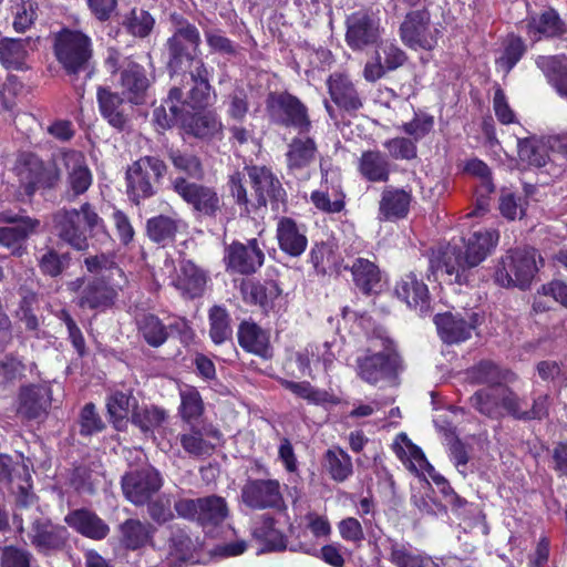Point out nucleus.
I'll return each instance as SVG.
<instances>
[{
    "label": "nucleus",
    "instance_id": "obj_40",
    "mask_svg": "<svg viewBox=\"0 0 567 567\" xmlns=\"http://www.w3.org/2000/svg\"><path fill=\"white\" fill-rule=\"evenodd\" d=\"M343 198L339 183L332 181L331 185H328V173L323 175L320 189L312 192L310 196L317 209L329 214L340 213L344 208Z\"/></svg>",
    "mask_w": 567,
    "mask_h": 567
},
{
    "label": "nucleus",
    "instance_id": "obj_43",
    "mask_svg": "<svg viewBox=\"0 0 567 567\" xmlns=\"http://www.w3.org/2000/svg\"><path fill=\"white\" fill-rule=\"evenodd\" d=\"M70 252H59L52 246L41 248L37 256V265L42 276L59 278L70 267Z\"/></svg>",
    "mask_w": 567,
    "mask_h": 567
},
{
    "label": "nucleus",
    "instance_id": "obj_11",
    "mask_svg": "<svg viewBox=\"0 0 567 567\" xmlns=\"http://www.w3.org/2000/svg\"><path fill=\"white\" fill-rule=\"evenodd\" d=\"M0 223L9 225L0 227V246L9 249L14 257H22L27 252V241L38 233L41 224L38 218L11 209L0 212Z\"/></svg>",
    "mask_w": 567,
    "mask_h": 567
},
{
    "label": "nucleus",
    "instance_id": "obj_22",
    "mask_svg": "<svg viewBox=\"0 0 567 567\" xmlns=\"http://www.w3.org/2000/svg\"><path fill=\"white\" fill-rule=\"evenodd\" d=\"M155 527L140 520L138 518H127L117 526L116 553L120 551H140L154 544Z\"/></svg>",
    "mask_w": 567,
    "mask_h": 567
},
{
    "label": "nucleus",
    "instance_id": "obj_56",
    "mask_svg": "<svg viewBox=\"0 0 567 567\" xmlns=\"http://www.w3.org/2000/svg\"><path fill=\"white\" fill-rule=\"evenodd\" d=\"M169 21L174 27V31L171 37L176 44L177 40L186 41L192 45L193 50H199L202 39L197 27L188 21L183 14L173 12L169 16Z\"/></svg>",
    "mask_w": 567,
    "mask_h": 567
},
{
    "label": "nucleus",
    "instance_id": "obj_29",
    "mask_svg": "<svg viewBox=\"0 0 567 567\" xmlns=\"http://www.w3.org/2000/svg\"><path fill=\"white\" fill-rule=\"evenodd\" d=\"M277 239L280 249L292 257L300 256L308 245L305 226L298 225L289 217L278 220Z\"/></svg>",
    "mask_w": 567,
    "mask_h": 567
},
{
    "label": "nucleus",
    "instance_id": "obj_39",
    "mask_svg": "<svg viewBox=\"0 0 567 567\" xmlns=\"http://www.w3.org/2000/svg\"><path fill=\"white\" fill-rule=\"evenodd\" d=\"M138 334L152 348L162 347L169 338L168 326L154 313L146 312L135 319Z\"/></svg>",
    "mask_w": 567,
    "mask_h": 567
},
{
    "label": "nucleus",
    "instance_id": "obj_3",
    "mask_svg": "<svg viewBox=\"0 0 567 567\" xmlns=\"http://www.w3.org/2000/svg\"><path fill=\"white\" fill-rule=\"evenodd\" d=\"M499 234L494 229L474 231L463 247L449 246L443 252L439 268L449 276H455V281L462 284L466 280L465 271L478 266L496 247Z\"/></svg>",
    "mask_w": 567,
    "mask_h": 567
},
{
    "label": "nucleus",
    "instance_id": "obj_62",
    "mask_svg": "<svg viewBox=\"0 0 567 567\" xmlns=\"http://www.w3.org/2000/svg\"><path fill=\"white\" fill-rule=\"evenodd\" d=\"M310 262L317 274H327L332 268L337 269V259L332 247L326 243L316 244L310 251Z\"/></svg>",
    "mask_w": 567,
    "mask_h": 567
},
{
    "label": "nucleus",
    "instance_id": "obj_4",
    "mask_svg": "<svg viewBox=\"0 0 567 567\" xmlns=\"http://www.w3.org/2000/svg\"><path fill=\"white\" fill-rule=\"evenodd\" d=\"M53 226L56 236L78 251L89 248V237L104 229L105 221L99 215L94 205L89 202L80 208H61L53 215Z\"/></svg>",
    "mask_w": 567,
    "mask_h": 567
},
{
    "label": "nucleus",
    "instance_id": "obj_16",
    "mask_svg": "<svg viewBox=\"0 0 567 567\" xmlns=\"http://www.w3.org/2000/svg\"><path fill=\"white\" fill-rule=\"evenodd\" d=\"M267 107L272 120L285 126H292L300 134L308 133L311 122L307 107L295 96L288 93H270Z\"/></svg>",
    "mask_w": 567,
    "mask_h": 567
},
{
    "label": "nucleus",
    "instance_id": "obj_7",
    "mask_svg": "<svg viewBox=\"0 0 567 567\" xmlns=\"http://www.w3.org/2000/svg\"><path fill=\"white\" fill-rule=\"evenodd\" d=\"M174 511L178 517L196 522L209 537L218 536V529L229 514L225 498L217 495L178 498L174 503Z\"/></svg>",
    "mask_w": 567,
    "mask_h": 567
},
{
    "label": "nucleus",
    "instance_id": "obj_53",
    "mask_svg": "<svg viewBox=\"0 0 567 567\" xmlns=\"http://www.w3.org/2000/svg\"><path fill=\"white\" fill-rule=\"evenodd\" d=\"M123 25L128 34L145 39L152 33L155 27V19L147 10L133 8L125 16Z\"/></svg>",
    "mask_w": 567,
    "mask_h": 567
},
{
    "label": "nucleus",
    "instance_id": "obj_47",
    "mask_svg": "<svg viewBox=\"0 0 567 567\" xmlns=\"http://www.w3.org/2000/svg\"><path fill=\"white\" fill-rule=\"evenodd\" d=\"M9 10L12 16V29L17 33H25L35 25L40 4L38 0H11Z\"/></svg>",
    "mask_w": 567,
    "mask_h": 567
},
{
    "label": "nucleus",
    "instance_id": "obj_31",
    "mask_svg": "<svg viewBox=\"0 0 567 567\" xmlns=\"http://www.w3.org/2000/svg\"><path fill=\"white\" fill-rule=\"evenodd\" d=\"M384 546L386 558L395 567H439L430 557L419 553L409 543L386 538Z\"/></svg>",
    "mask_w": 567,
    "mask_h": 567
},
{
    "label": "nucleus",
    "instance_id": "obj_26",
    "mask_svg": "<svg viewBox=\"0 0 567 567\" xmlns=\"http://www.w3.org/2000/svg\"><path fill=\"white\" fill-rule=\"evenodd\" d=\"M64 522L80 535L93 540H102L110 534L107 523L95 512L85 507L70 511Z\"/></svg>",
    "mask_w": 567,
    "mask_h": 567
},
{
    "label": "nucleus",
    "instance_id": "obj_20",
    "mask_svg": "<svg viewBox=\"0 0 567 567\" xmlns=\"http://www.w3.org/2000/svg\"><path fill=\"white\" fill-rule=\"evenodd\" d=\"M52 405L50 384H25L19 389L18 414L28 421L48 415Z\"/></svg>",
    "mask_w": 567,
    "mask_h": 567
},
{
    "label": "nucleus",
    "instance_id": "obj_13",
    "mask_svg": "<svg viewBox=\"0 0 567 567\" xmlns=\"http://www.w3.org/2000/svg\"><path fill=\"white\" fill-rule=\"evenodd\" d=\"M439 34V29L431 24L430 13L425 9L409 12L400 27L402 42L412 50H433Z\"/></svg>",
    "mask_w": 567,
    "mask_h": 567
},
{
    "label": "nucleus",
    "instance_id": "obj_57",
    "mask_svg": "<svg viewBox=\"0 0 567 567\" xmlns=\"http://www.w3.org/2000/svg\"><path fill=\"white\" fill-rule=\"evenodd\" d=\"M179 396L181 405L178 411L181 417L186 423L192 424L193 421H196L204 413V402L200 393L194 386L189 385L181 390Z\"/></svg>",
    "mask_w": 567,
    "mask_h": 567
},
{
    "label": "nucleus",
    "instance_id": "obj_61",
    "mask_svg": "<svg viewBox=\"0 0 567 567\" xmlns=\"http://www.w3.org/2000/svg\"><path fill=\"white\" fill-rule=\"evenodd\" d=\"M80 435L91 436L95 433L102 432L105 424L96 411L95 404L92 402L86 403L80 412L79 417Z\"/></svg>",
    "mask_w": 567,
    "mask_h": 567
},
{
    "label": "nucleus",
    "instance_id": "obj_45",
    "mask_svg": "<svg viewBox=\"0 0 567 567\" xmlns=\"http://www.w3.org/2000/svg\"><path fill=\"white\" fill-rule=\"evenodd\" d=\"M536 64L545 73L556 92L567 99V59L564 56H538Z\"/></svg>",
    "mask_w": 567,
    "mask_h": 567
},
{
    "label": "nucleus",
    "instance_id": "obj_55",
    "mask_svg": "<svg viewBox=\"0 0 567 567\" xmlns=\"http://www.w3.org/2000/svg\"><path fill=\"white\" fill-rule=\"evenodd\" d=\"M563 32V22L554 10H547L528 23V33L538 40L542 35L555 37Z\"/></svg>",
    "mask_w": 567,
    "mask_h": 567
},
{
    "label": "nucleus",
    "instance_id": "obj_10",
    "mask_svg": "<svg viewBox=\"0 0 567 567\" xmlns=\"http://www.w3.org/2000/svg\"><path fill=\"white\" fill-rule=\"evenodd\" d=\"M347 45L352 51H364L377 45L382 37L380 11L360 8L348 14L344 21Z\"/></svg>",
    "mask_w": 567,
    "mask_h": 567
},
{
    "label": "nucleus",
    "instance_id": "obj_38",
    "mask_svg": "<svg viewBox=\"0 0 567 567\" xmlns=\"http://www.w3.org/2000/svg\"><path fill=\"white\" fill-rule=\"evenodd\" d=\"M412 196L400 188L386 187L380 200V214L384 219L394 220L404 218L410 208Z\"/></svg>",
    "mask_w": 567,
    "mask_h": 567
},
{
    "label": "nucleus",
    "instance_id": "obj_64",
    "mask_svg": "<svg viewBox=\"0 0 567 567\" xmlns=\"http://www.w3.org/2000/svg\"><path fill=\"white\" fill-rule=\"evenodd\" d=\"M112 220L120 244L124 247L131 246L135 239L136 231L128 215L122 209L114 208Z\"/></svg>",
    "mask_w": 567,
    "mask_h": 567
},
{
    "label": "nucleus",
    "instance_id": "obj_19",
    "mask_svg": "<svg viewBox=\"0 0 567 567\" xmlns=\"http://www.w3.org/2000/svg\"><path fill=\"white\" fill-rule=\"evenodd\" d=\"M29 537L38 553L49 556L66 547L70 533L65 526L49 518H37L31 524Z\"/></svg>",
    "mask_w": 567,
    "mask_h": 567
},
{
    "label": "nucleus",
    "instance_id": "obj_63",
    "mask_svg": "<svg viewBox=\"0 0 567 567\" xmlns=\"http://www.w3.org/2000/svg\"><path fill=\"white\" fill-rule=\"evenodd\" d=\"M145 505H147L150 518L157 525H164L175 517L172 509V501L168 495H161L155 499L151 498Z\"/></svg>",
    "mask_w": 567,
    "mask_h": 567
},
{
    "label": "nucleus",
    "instance_id": "obj_42",
    "mask_svg": "<svg viewBox=\"0 0 567 567\" xmlns=\"http://www.w3.org/2000/svg\"><path fill=\"white\" fill-rule=\"evenodd\" d=\"M358 169L369 182H386L390 175V163L386 155L381 152L365 151L359 159Z\"/></svg>",
    "mask_w": 567,
    "mask_h": 567
},
{
    "label": "nucleus",
    "instance_id": "obj_18",
    "mask_svg": "<svg viewBox=\"0 0 567 567\" xmlns=\"http://www.w3.org/2000/svg\"><path fill=\"white\" fill-rule=\"evenodd\" d=\"M173 190L196 212L206 216H216L219 210V197L214 188L189 182L184 176H177L172 183Z\"/></svg>",
    "mask_w": 567,
    "mask_h": 567
},
{
    "label": "nucleus",
    "instance_id": "obj_54",
    "mask_svg": "<svg viewBox=\"0 0 567 567\" xmlns=\"http://www.w3.org/2000/svg\"><path fill=\"white\" fill-rule=\"evenodd\" d=\"M326 467L337 482H343L352 475L353 467L350 455L342 449L334 447L326 452L324 455Z\"/></svg>",
    "mask_w": 567,
    "mask_h": 567
},
{
    "label": "nucleus",
    "instance_id": "obj_12",
    "mask_svg": "<svg viewBox=\"0 0 567 567\" xmlns=\"http://www.w3.org/2000/svg\"><path fill=\"white\" fill-rule=\"evenodd\" d=\"M377 340H372L367 353L357 359L358 375L371 384L392 377L398 367L396 357L390 348V342L382 340L383 349L380 351L377 350Z\"/></svg>",
    "mask_w": 567,
    "mask_h": 567
},
{
    "label": "nucleus",
    "instance_id": "obj_15",
    "mask_svg": "<svg viewBox=\"0 0 567 567\" xmlns=\"http://www.w3.org/2000/svg\"><path fill=\"white\" fill-rule=\"evenodd\" d=\"M61 157L66 172L63 198L72 203L90 189L93 184V173L81 151L65 148L61 152Z\"/></svg>",
    "mask_w": 567,
    "mask_h": 567
},
{
    "label": "nucleus",
    "instance_id": "obj_37",
    "mask_svg": "<svg viewBox=\"0 0 567 567\" xmlns=\"http://www.w3.org/2000/svg\"><path fill=\"white\" fill-rule=\"evenodd\" d=\"M317 145L310 137H295L286 154L290 172L297 174L306 169L316 158Z\"/></svg>",
    "mask_w": 567,
    "mask_h": 567
},
{
    "label": "nucleus",
    "instance_id": "obj_36",
    "mask_svg": "<svg viewBox=\"0 0 567 567\" xmlns=\"http://www.w3.org/2000/svg\"><path fill=\"white\" fill-rule=\"evenodd\" d=\"M506 385L497 384L477 390L470 399V404L473 409L483 415L492 419H498L503 415V398L502 390Z\"/></svg>",
    "mask_w": 567,
    "mask_h": 567
},
{
    "label": "nucleus",
    "instance_id": "obj_9",
    "mask_svg": "<svg viewBox=\"0 0 567 567\" xmlns=\"http://www.w3.org/2000/svg\"><path fill=\"white\" fill-rule=\"evenodd\" d=\"M536 256V249L530 247L507 251L496 268L495 282L506 288L527 287L537 271Z\"/></svg>",
    "mask_w": 567,
    "mask_h": 567
},
{
    "label": "nucleus",
    "instance_id": "obj_2",
    "mask_svg": "<svg viewBox=\"0 0 567 567\" xmlns=\"http://www.w3.org/2000/svg\"><path fill=\"white\" fill-rule=\"evenodd\" d=\"M177 41L175 44L173 37L166 41L167 70L172 79L178 80L173 86H190V99L198 102L205 101L209 93L213 69L207 68L199 56V50H193L186 41Z\"/></svg>",
    "mask_w": 567,
    "mask_h": 567
},
{
    "label": "nucleus",
    "instance_id": "obj_6",
    "mask_svg": "<svg viewBox=\"0 0 567 567\" xmlns=\"http://www.w3.org/2000/svg\"><path fill=\"white\" fill-rule=\"evenodd\" d=\"M167 172V164L158 155H144L128 165L124 179L130 203L141 206L156 196Z\"/></svg>",
    "mask_w": 567,
    "mask_h": 567
},
{
    "label": "nucleus",
    "instance_id": "obj_41",
    "mask_svg": "<svg viewBox=\"0 0 567 567\" xmlns=\"http://www.w3.org/2000/svg\"><path fill=\"white\" fill-rule=\"evenodd\" d=\"M254 542L257 555L286 548L284 535L275 527L274 519L266 515L262 516L261 525L255 528Z\"/></svg>",
    "mask_w": 567,
    "mask_h": 567
},
{
    "label": "nucleus",
    "instance_id": "obj_14",
    "mask_svg": "<svg viewBox=\"0 0 567 567\" xmlns=\"http://www.w3.org/2000/svg\"><path fill=\"white\" fill-rule=\"evenodd\" d=\"M76 305L81 309L105 311L112 308L118 297L117 290L104 278H78L72 282Z\"/></svg>",
    "mask_w": 567,
    "mask_h": 567
},
{
    "label": "nucleus",
    "instance_id": "obj_17",
    "mask_svg": "<svg viewBox=\"0 0 567 567\" xmlns=\"http://www.w3.org/2000/svg\"><path fill=\"white\" fill-rule=\"evenodd\" d=\"M162 486L163 477L154 467L128 472L121 480L123 495L135 506L148 503Z\"/></svg>",
    "mask_w": 567,
    "mask_h": 567
},
{
    "label": "nucleus",
    "instance_id": "obj_49",
    "mask_svg": "<svg viewBox=\"0 0 567 567\" xmlns=\"http://www.w3.org/2000/svg\"><path fill=\"white\" fill-rule=\"evenodd\" d=\"M230 316L225 307L214 305L208 310L209 338L214 344L219 346L233 339Z\"/></svg>",
    "mask_w": 567,
    "mask_h": 567
},
{
    "label": "nucleus",
    "instance_id": "obj_48",
    "mask_svg": "<svg viewBox=\"0 0 567 567\" xmlns=\"http://www.w3.org/2000/svg\"><path fill=\"white\" fill-rule=\"evenodd\" d=\"M281 502L279 482L276 480H256L250 482V506L274 507Z\"/></svg>",
    "mask_w": 567,
    "mask_h": 567
},
{
    "label": "nucleus",
    "instance_id": "obj_58",
    "mask_svg": "<svg viewBox=\"0 0 567 567\" xmlns=\"http://www.w3.org/2000/svg\"><path fill=\"white\" fill-rule=\"evenodd\" d=\"M525 52V45L520 38L509 37L504 45V50L496 59L497 70L507 75L517 64Z\"/></svg>",
    "mask_w": 567,
    "mask_h": 567
},
{
    "label": "nucleus",
    "instance_id": "obj_30",
    "mask_svg": "<svg viewBox=\"0 0 567 567\" xmlns=\"http://www.w3.org/2000/svg\"><path fill=\"white\" fill-rule=\"evenodd\" d=\"M188 432L178 435L183 450L190 456L203 458L210 456L215 451V445L206 437H219V432L214 429L198 427L189 424Z\"/></svg>",
    "mask_w": 567,
    "mask_h": 567
},
{
    "label": "nucleus",
    "instance_id": "obj_60",
    "mask_svg": "<svg viewBox=\"0 0 567 567\" xmlns=\"http://www.w3.org/2000/svg\"><path fill=\"white\" fill-rule=\"evenodd\" d=\"M280 293L278 285L274 280H269L264 285H255L250 291V299L259 305L264 312H268L275 308V302Z\"/></svg>",
    "mask_w": 567,
    "mask_h": 567
},
{
    "label": "nucleus",
    "instance_id": "obj_59",
    "mask_svg": "<svg viewBox=\"0 0 567 567\" xmlns=\"http://www.w3.org/2000/svg\"><path fill=\"white\" fill-rule=\"evenodd\" d=\"M224 260L230 274L248 275V247L240 241H233L225 248Z\"/></svg>",
    "mask_w": 567,
    "mask_h": 567
},
{
    "label": "nucleus",
    "instance_id": "obj_8",
    "mask_svg": "<svg viewBox=\"0 0 567 567\" xmlns=\"http://www.w3.org/2000/svg\"><path fill=\"white\" fill-rule=\"evenodd\" d=\"M16 169L20 188L28 197L34 196L39 189H54L61 181V171L56 164H47L31 152L19 156Z\"/></svg>",
    "mask_w": 567,
    "mask_h": 567
},
{
    "label": "nucleus",
    "instance_id": "obj_33",
    "mask_svg": "<svg viewBox=\"0 0 567 567\" xmlns=\"http://www.w3.org/2000/svg\"><path fill=\"white\" fill-rule=\"evenodd\" d=\"M181 220L164 214H158L146 220L145 234L157 246L165 248L175 243L179 231Z\"/></svg>",
    "mask_w": 567,
    "mask_h": 567
},
{
    "label": "nucleus",
    "instance_id": "obj_50",
    "mask_svg": "<svg viewBox=\"0 0 567 567\" xmlns=\"http://www.w3.org/2000/svg\"><path fill=\"white\" fill-rule=\"evenodd\" d=\"M167 157L173 167L177 172L184 173L187 179L200 181L204 178V166L196 154L179 148H171L167 152Z\"/></svg>",
    "mask_w": 567,
    "mask_h": 567
},
{
    "label": "nucleus",
    "instance_id": "obj_34",
    "mask_svg": "<svg viewBox=\"0 0 567 567\" xmlns=\"http://www.w3.org/2000/svg\"><path fill=\"white\" fill-rule=\"evenodd\" d=\"M334 354L329 342L308 344L297 354L299 371L303 375L312 377V371L322 368L327 370L333 362Z\"/></svg>",
    "mask_w": 567,
    "mask_h": 567
},
{
    "label": "nucleus",
    "instance_id": "obj_27",
    "mask_svg": "<svg viewBox=\"0 0 567 567\" xmlns=\"http://www.w3.org/2000/svg\"><path fill=\"white\" fill-rule=\"evenodd\" d=\"M327 86L332 102L341 110L352 113L362 107V97L347 74L332 73L327 79Z\"/></svg>",
    "mask_w": 567,
    "mask_h": 567
},
{
    "label": "nucleus",
    "instance_id": "obj_44",
    "mask_svg": "<svg viewBox=\"0 0 567 567\" xmlns=\"http://www.w3.org/2000/svg\"><path fill=\"white\" fill-rule=\"evenodd\" d=\"M348 269V266L344 267ZM354 285L365 295L377 290L381 281L379 267L365 258H357L349 267Z\"/></svg>",
    "mask_w": 567,
    "mask_h": 567
},
{
    "label": "nucleus",
    "instance_id": "obj_32",
    "mask_svg": "<svg viewBox=\"0 0 567 567\" xmlns=\"http://www.w3.org/2000/svg\"><path fill=\"white\" fill-rule=\"evenodd\" d=\"M250 178L259 206L256 210H261V207H265L268 200L276 205L281 196L282 188L272 173L266 167H252L250 168Z\"/></svg>",
    "mask_w": 567,
    "mask_h": 567
},
{
    "label": "nucleus",
    "instance_id": "obj_28",
    "mask_svg": "<svg viewBox=\"0 0 567 567\" xmlns=\"http://www.w3.org/2000/svg\"><path fill=\"white\" fill-rule=\"evenodd\" d=\"M394 291L398 298L404 301L410 308L419 309L421 313L427 310V286L419 279L414 272L402 276L396 282Z\"/></svg>",
    "mask_w": 567,
    "mask_h": 567
},
{
    "label": "nucleus",
    "instance_id": "obj_52",
    "mask_svg": "<svg viewBox=\"0 0 567 567\" xmlns=\"http://www.w3.org/2000/svg\"><path fill=\"white\" fill-rule=\"evenodd\" d=\"M518 155L522 161L536 167H544L550 158V154L545 140L536 137L518 140Z\"/></svg>",
    "mask_w": 567,
    "mask_h": 567
},
{
    "label": "nucleus",
    "instance_id": "obj_21",
    "mask_svg": "<svg viewBox=\"0 0 567 567\" xmlns=\"http://www.w3.org/2000/svg\"><path fill=\"white\" fill-rule=\"evenodd\" d=\"M478 316L475 312L466 313H439L434 317V323L442 341L447 344H455L471 338L476 327Z\"/></svg>",
    "mask_w": 567,
    "mask_h": 567
},
{
    "label": "nucleus",
    "instance_id": "obj_1",
    "mask_svg": "<svg viewBox=\"0 0 567 567\" xmlns=\"http://www.w3.org/2000/svg\"><path fill=\"white\" fill-rule=\"evenodd\" d=\"M215 97L209 84V93L205 101L190 99V86H172L152 113V124L157 133H164L178 126L186 135L196 138H209L218 133L221 123L214 111L206 107Z\"/></svg>",
    "mask_w": 567,
    "mask_h": 567
},
{
    "label": "nucleus",
    "instance_id": "obj_46",
    "mask_svg": "<svg viewBox=\"0 0 567 567\" xmlns=\"http://www.w3.org/2000/svg\"><path fill=\"white\" fill-rule=\"evenodd\" d=\"M168 414L164 408L154 404L133 405L131 413V423L140 429L144 434L153 433L161 427L167 420Z\"/></svg>",
    "mask_w": 567,
    "mask_h": 567
},
{
    "label": "nucleus",
    "instance_id": "obj_25",
    "mask_svg": "<svg viewBox=\"0 0 567 567\" xmlns=\"http://www.w3.org/2000/svg\"><path fill=\"white\" fill-rule=\"evenodd\" d=\"M206 284V272L190 259L179 261L176 276L171 281V285L185 300H194L195 298L202 297Z\"/></svg>",
    "mask_w": 567,
    "mask_h": 567
},
{
    "label": "nucleus",
    "instance_id": "obj_24",
    "mask_svg": "<svg viewBox=\"0 0 567 567\" xmlns=\"http://www.w3.org/2000/svg\"><path fill=\"white\" fill-rule=\"evenodd\" d=\"M120 85L128 103L142 105L146 102L151 80L143 65L128 61L120 72Z\"/></svg>",
    "mask_w": 567,
    "mask_h": 567
},
{
    "label": "nucleus",
    "instance_id": "obj_23",
    "mask_svg": "<svg viewBox=\"0 0 567 567\" xmlns=\"http://www.w3.org/2000/svg\"><path fill=\"white\" fill-rule=\"evenodd\" d=\"M96 101L102 117L110 126L123 132L130 122V107L124 95L112 91L109 86H97Z\"/></svg>",
    "mask_w": 567,
    "mask_h": 567
},
{
    "label": "nucleus",
    "instance_id": "obj_51",
    "mask_svg": "<svg viewBox=\"0 0 567 567\" xmlns=\"http://www.w3.org/2000/svg\"><path fill=\"white\" fill-rule=\"evenodd\" d=\"M131 400L136 403L131 393L122 391H115L107 399L106 409L110 422L117 431H123L127 425Z\"/></svg>",
    "mask_w": 567,
    "mask_h": 567
},
{
    "label": "nucleus",
    "instance_id": "obj_5",
    "mask_svg": "<svg viewBox=\"0 0 567 567\" xmlns=\"http://www.w3.org/2000/svg\"><path fill=\"white\" fill-rule=\"evenodd\" d=\"M52 52L55 61L66 75L78 76L91 68L94 44L86 32L62 27L53 34Z\"/></svg>",
    "mask_w": 567,
    "mask_h": 567
},
{
    "label": "nucleus",
    "instance_id": "obj_35",
    "mask_svg": "<svg viewBox=\"0 0 567 567\" xmlns=\"http://www.w3.org/2000/svg\"><path fill=\"white\" fill-rule=\"evenodd\" d=\"M29 39L1 38L0 64L7 70L27 71L30 69L27 60L29 52L27 45Z\"/></svg>",
    "mask_w": 567,
    "mask_h": 567
}]
</instances>
